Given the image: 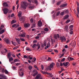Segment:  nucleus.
<instances>
[{"mask_svg": "<svg viewBox=\"0 0 79 79\" xmlns=\"http://www.w3.org/2000/svg\"><path fill=\"white\" fill-rule=\"evenodd\" d=\"M27 6V3L25 1L23 2V4L21 5V7L23 9H26Z\"/></svg>", "mask_w": 79, "mask_h": 79, "instance_id": "1", "label": "nucleus"}, {"mask_svg": "<svg viewBox=\"0 0 79 79\" xmlns=\"http://www.w3.org/2000/svg\"><path fill=\"white\" fill-rule=\"evenodd\" d=\"M9 11V10H8V9L7 8H4L3 10V11L4 15H6L7 13H8Z\"/></svg>", "mask_w": 79, "mask_h": 79, "instance_id": "2", "label": "nucleus"}, {"mask_svg": "<svg viewBox=\"0 0 79 79\" xmlns=\"http://www.w3.org/2000/svg\"><path fill=\"white\" fill-rule=\"evenodd\" d=\"M60 39L61 40V42L63 43V41H66V38L65 37L63 38V37L61 36L60 37Z\"/></svg>", "mask_w": 79, "mask_h": 79, "instance_id": "3", "label": "nucleus"}, {"mask_svg": "<svg viewBox=\"0 0 79 79\" xmlns=\"http://www.w3.org/2000/svg\"><path fill=\"white\" fill-rule=\"evenodd\" d=\"M63 65H64L65 66H69V65H70V64H69V62H64L63 63Z\"/></svg>", "mask_w": 79, "mask_h": 79, "instance_id": "4", "label": "nucleus"}, {"mask_svg": "<svg viewBox=\"0 0 79 79\" xmlns=\"http://www.w3.org/2000/svg\"><path fill=\"white\" fill-rule=\"evenodd\" d=\"M54 39H57L58 38V39H59L60 35H59V34H57L56 35H54Z\"/></svg>", "mask_w": 79, "mask_h": 79, "instance_id": "5", "label": "nucleus"}, {"mask_svg": "<svg viewBox=\"0 0 79 79\" xmlns=\"http://www.w3.org/2000/svg\"><path fill=\"white\" fill-rule=\"evenodd\" d=\"M53 68V64H51L50 66H48V69L50 71L52 70V69L51 68Z\"/></svg>", "mask_w": 79, "mask_h": 79, "instance_id": "6", "label": "nucleus"}, {"mask_svg": "<svg viewBox=\"0 0 79 79\" xmlns=\"http://www.w3.org/2000/svg\"><path fill=\"white\" fill-rule=\"evenodd\" d=\"M4 41L7 44H10V40L8 39H5Z\"/></svg>", "mask_w": 79, "mask_h": 79, "instance_id": "7", "label": "nucleus"}, {"mask_svg": "<svg viewBox=\"0 0 79 79\" xmlns=\"http://www.w3.org/2000/svg\"><path fill=\"white\" fill-rule=\"evenodd\" d=\"M38 26H40V27L41 26H42V22H41L40 20L39 21L38 23Z\"/></svg>", "mask_w": 79, "mask_h": 79, "instance_id": "8", "label": "nucleus"}, {"mask_svg": "<svg viewBox=\"0 0 79 79\" xmlns=\"http://www.w3.org/2000/svg\"><path fill=\"white\" fill-rule=\"evenodd\" d=\"M30 26V24L29 23H25L24 24V27H29V26Z\"/></svg>", "mask_w": 79, "mask_h": 79, "instance_id": "9", "label": "nucleus"}, {"mask_svg": "<svg viewBox=\"0 0 79 79\" xmlns=\"http://www.w3.org/2000/svg\"><path fill=\"white\" fill-rule=\"evenodd\" d=\"M41 76V75L40 74H38L36 76L35 79H39L40 77Z\"/></svg>", "mask_w": 79, "mask_h": 79, "instance_id": "10", "label": "nucleus"}, {"mask_svg": "<svg viewBox=\"0 0 79 79\" xmlns=\"http://www.w3.org/2000/svg\"><path fill=\"white\" fill-rule=\"evenodd\" d=\"M67 6V4H64L61 5L60 7L61 8H63V7H65Z\"/></svg>", "mask_w": 79, "mask_h": 79, "instance_id": "11", "label": "nucleus"}, {"mask_svg": "<svg viewBox=\"0 0 79 79\" xmlns=\"http://www.w3.org/2000/svg\"><path fill=\"white\" fill-rule=\"evenodd\" d=\"M24 20H25V18H24V17H22L20 19V21H23V22H24Z\"/></svg>", "mask_w": 79, "mask_h": 79, "instance_id": "12", "label": "nucleus"}, {"mask_svg": "<svg viewBox=\"0 0 79 79\" xmlns=\"http://www.w3.org/2000/svg\"><path fill=\"white\" fill-rule=\"evenodd\" d=\"M25 34H26V33H23V34H21L20 36L22 37H26V35Z\"/></svg>", "mask_w": 79, "mask_h": 79, "instance_id": "13", "label": "nucleus"}, {"mask_svg": "<svg viewBox=\"0 0 79 79\" xmlns=\"http://www.w3.org/2000/svg\"><path fill=\"white\" fill-rule=\"evenodd\" d=\"M19 76L20 77H23L24 76V73L22 72L21 73H19Z\"/></svg>", "mask_w": 79, "mask_h": 79, "instance_id": "14", "label": "nucleus"}, {"mask_svg": "<svg viewBox=\"0 0 79 79\" xmlns=\"http://www.w3.org/2000/svg\"><path fill=\"white\" fill-rule=\"evenodd\" d=\"M64 13H65L66 14L69 13V10H64Z\"/></svg>", "mask_w": 79, "mask_h": 79, "instance_id": "15", "label": "nucleus"}, {"mask_svg": "<svg viewBox=\"0 0 79 79\" xmlns=\"http://www.w3.org/2000/svg\"><path fill=\"white\" fill-rule=\"evenodd\" d=\"M21 15H22V12H21V11H19L18 14L19 17H20Z\"/></svg>", "mask_w": 79, "mask_h": 79, "instance_id": "16", "label": "nucleus"}, {"mask_svg": "<svg viewBox=\"0 0 79 79\" xmlns=\"http://www.w3.org/2000/svg\"><path fill=\"white\" fill-rule=\"evenodd\" d=\"M69 18V15H66L64 18V19H67V18Z\"/></svg>", "mask_w": 79, "mask_h": 79, "instance_id": "17", "label": "nucleus"}, {"mask_svg": "<svg viewBox=\"0 0 79 79\" xmlns=\"http://www.w3.org/2000/svg\"><path fill=\"white\" fill-rule=\"evenodd\" d=\"M4 72L5 73V74H8V75L10 74V73H9L8 71H7L6 69L5 70Z\"/></svg>", "mask_w": 79, "mask_h": 79, "instance_id": "18", "label": "nucleus"}, {"mask_svg": "<svg viewBox=\"0 0 79 79\" xmlns=\"http://www.w3.org/2000/svg\"><path fill=\"white\" fill-rule=\"evenodd\" d=\"M3 6H8V4L6 2H4L3 3Z\"/></svg>", "mask_w": 79, "mask_h": 79, "instance_id": "19", "label": "nucleus"}, {"mask_svg": "<svg viewBox=\"0 0 79 79\" xmlns=\"http://www.w3.org/2000/svg\"><path fill=\"white\" fill-rule=\"evenodd\" d=\"M16 40L17 42H18V43L19 44H20V39H16Z\"/></svg>", "mask_w": 79, "mask_h": 79, "instance_id": "20", "label": "nucleus"}, {"mask_svg": "<svg viewBox=\"0 0 79 79\" xmlns=\"http://www.w3.org/2000/svg\"><path fill=\"white\" fill-rule=\"evenodd\" d=\"M4 32H5V30L2 29L1 31L0 32V34H3Z\"/></svg>", "mask_w": 79, "mask_h": 79, "instance_id": "21", "label": "nucleus"}, {"mask_svg": "<svg viewBox=\"0 0 79 79\" xmlns=\"http://www.w3.org/2000/svg\"><path fill=\"white\" fill-rule=\"evenodd\" d=\"M69 59L71 61H73V60H74V58H73L72 57H68V60H69Z\"/></svg>", "mask_w": 79, "mask_h": 79, "instance_id": "22", "label": "nucleus"}, {"mask_svg": "<svg viewBox=\"0 0 79 79\" xmlns=\"http://www.w3.org/2000/svg\"><path fill=\"white\" fill-rule=\"evenodd\" d=\"M27 58H29L30 59V60H32V57L31 56H27Z\"/></svg>", "mask_w": 79, "mask_h": 79, "instance_id": "23", "label": "nucleus"}, {"mask_svg": "<svg viewBox=\"0 0 79 79\" xmlns=\"http://www.w3.org/2000/svg\"><path fill=\"white\" fill-rule=\"evenodd\" d=\"M77 18H79V10L78 9H77Z\"/></svg>", "mask_w": 79, "mask_h": 79, "instance_id": "24", "label": "nucleus"}, {"mask_svg": "<svg viewBox=\"0 0 79 79\" xmlns=\"http://www.w3.org/2000/svg\"><path fill=\"white\" fill-rule=\"evenodd\" d=\"M26 50H27V51H31V50L30 49V48L29 47H27Z\"/></svg>", "mask_w": 79, "mask_h": 79, "instance_id": "25", "label": "nucleus"}, {"mask_svg": "<svg viewBox=\"0 0 79 79\" xmlns=\"http://www.w3.org/2000/svg\"><path fill=\"white\" fill-rule=\"evenodd\" d=\"M64 11L62 12H61L60 14V15H61V16H63V15H64Z\"/></svg>", "mask_w": 79, "mask_h": 79, "instance_id": "26", "label": "nucleus"}, {"mask_svg": "<svg viewBox=\"0 0 79 79\" xmlns=\"http://www.w3.org/2000/svg\"><path fill=\"white\" fill-rule=\"evenodd\" d=\"M37 74H38V72H35L33 75V76H36V75H37Z\"/></svg>", "mask_w": 79, "mask_h": 79, "instance_id": "27", "label": "nucleus"}, {"mask_svg": "<svg viewBox=\"0 0 79 79\" xmlns=\"http://www.w3.org/2000/svg\"><path fill=\"white\" fill-rule=\"evenodd\" d=\"M10 56H11V54H10V53H8L7 55V57L8 58H10Z\"/></svg>", "mask_w": 79, "mask_h": 79, "instance_id": "28", "label": "nucleus"}, {"mask_svg": "<svg viewBox=\"0 0 79 79\" xmlns=\"http://www.w3.org/2000/svg\"><path fill=\"white\" fill-rule=\"evenodd\" d=\"M9 61H10V62H11V61H13V57H11V58H9Z\"/></svg>", "mask_w": 79, "mask_h": 79, "instance_id": "29", "label": "nucleus"}, {"mask_svg": "<svg viewBox=\"0 0 79 79\" xmlns=\"http://www.w3.org/2000/svg\"><path fill=\"white\" fill-rule=\"evenodd\" d=\"M56 65L57 68H59L60 67V65L59 64V63L57 62Z\"/></svg>", "mask_w": 79, "mask_h": 79, "instance_id": "30", "label": "nucleus"}, {"mask_svg": "<svg viewBox=\"0 0 79 79\" xmlns=\"http://www.w3.org/2000/svg\"><path fill=\"white\" fill-rule=\"evenodd\" d=\"M48 28H45L44 29V30L45 31H46V32H47V31H48Z\"/></svg>", "mask_w": 79, "mask_h": 79, "instance_id": "31", "label": "nucleus"}, {"mask_svg": "<svg viewBox=\"0 0 79 79\" xmlns=\"http://www.w3.org/2000/svg\"><path fill=\"white\" fill-rule=\"evenodd\" d=\"M40 1L41 2L42 4H43V5H44V3H45V2L43 1V0H40Z\"/></svg>", "mask_w": 79, "mask_h": 79, "instance_id": "32", "label": "nucleus"}, {"mask_svg": "<svg viewBox=\"0 0 79 79\" xmlns=\"http://www.w3.org/2000/svg\"><path fill=\"white\" fill-rule=\"evenodd\" d=\"M77 5L78 6L77 8V9H78V10L79 9V2H77Z\"/></svg>", "mask_w": 79, "mask_h": 79, "instance_id": "33", "label": "nucleus"}, {"mask_svg": "<svg viewBox=\"0 0 79 79\" xmlns=\"http://www.w3.org/2000/svg\"><path fill=\"white\" fill-rule=\"evenodd\" d=\"M16 23V21L14 20H13L11 22V24H14V23Z\"/></svg>", "mask_w": 79, "mask_h": 79, "instance_id": "34", "label": "nucleus"}, {"mask_svg": "<svg viewBox=\"0 0 79 79\" xmlns=\"http://www.w3.org/2000/svg\"><path fill=\"white\" fill-rule=\"evenodd\" d=\"M44 47H45V46H46V44L45 43H44L43 45H41L42 47H44Z\"/></svg>", "mask_w": 79, "mask_h": 79, "instance_id": "35", "label": "nucleus"}, {"mask_svg": "<svg viewBox=\"0 0 79 79\" xmlns=\"http://www.w3.org/2000/svg\"><path fill=\"white\" fill-rule=\"evenodd\" d=\"M68 26H66L64 28V29L68 30Z\"/></svg>", "mask_w": 79, "mask_h": 79, "instance_id": "36", "label": "nucleus"}, {"mask_svg": "<svg viewBox=\"0 0 79 79\" xmlns=\"http://www.w3.org/2000/svg\"><path fill=\"white\" fill-rule=\"evenodd\" d=\"M28 68L29 69V70H31L32 69V67L31 66H30Z\"/></svg>", "mask_w": 79, "mask_h": 79, "instance_id": "37", "label": "nucleus"}, {"mask_svg": "<svg viewBox=\"0 0 79 79\" xmlns=\"http://www.w3.org/2000/svg\"><path fill=\"white\" fill-rule=\"evenodd\" d=\"M65 60V58H64L61 60V62H63V61H64V60Z\"/></svg>", "mask_w": 79, "mask_h": 79, "instance_id": "38", "label": "nucleus"}, {"mask_svg": "<svg viewBox=\"0 0 79 79\" xmlns=\"http://www.w3.org/2000/svg\"><path fill=\"white\" fill-rule=\"evenodd\" d=\"M20 39L21 40H22V41H23V42H25V40L23 38H20Z\"/></svg>", "mask_w": 79, "mask_h": 79, "instance_id": "39", "label": "nucleus"}, {"mask_svg": "<svg viewBox=\"0 0 79 79\" xmlns=\"http://www.w3.org/2000/svg\"><path fill=\"white\" fill-rule=\"evenodd\" d=\"M69 22H70V20L69 19H68L66 21V23L67 24H68V23H69Z\"/></svg>", "mask_w": 79, "mask_h": 79, "instance_id": "40", "label": "nucleus"}, {"mask_svg": "<svg viewBox=\"0 0 79 79\" xmlns=\"http://www.w3.org/2000/svg\"><path fill=\"white\" fill-rule=\"evenodd\" d=\"M33 19L31 18L30 19V21H31V23H33Z\"/></svg>", "mask_w": 79, "mask_h": 79, "instance_id": "41", "label": "nucleus"}, {"mask_svg": "<svg viewBox=\"0 0 79 79\" xmlns=\"http://www.w3.org/2000/svg\"><path fill=\"white\" fill-rule=\"evenodd\" d=\"M60 12H58L56 13V15L57 16H59V15H60Z\"/></svg>", "mask_w": 79, "mask_h": 79, "instance_id": "42", "label": "nucleus"}, {"mask_svg": "<svg viewBox=\"0 0 79 79\" xmlns=\"http://www.w3.org/2000/svg\"><path fill=\"white\" fill-rule=\"evenodd\" d=\"M2 73H5V69H2Z\"/></svg>", "mask_w": 79, "mask_h": 79, "instance_id": "43", "label": "nucleus"}, {"mask_svg": "<svg viewBox=\"0 0 79 79\" xmlns=\"http://www.w3.org/2000/svg\"><path fill=\"white\" fill-rule=\"evenodd\" d=\"M17 61H18V60L17 59H15L14 60V63H15V62H16Z\"/></svg>", "mask_w": 79, "mask_h": 79, "instance_id": "44", "label": "nucleus"}, {"mask_svg": "<svg viewBox=\"0 0 79 79\" xmlns=\"http://www.w3.org/2000/svg\"><path fill=\"white\" fill-rule=\"evenodd\" d=\"M41 68L42 70H44V66L43 65H42L41 66Z\"/></svg>", "mask_w": 79, "mask_h": 79, "instance_id": "45", "label": "nucleus"}, {"mask_svg": "<svg viewBox=\"0 0 79 79\" xmlns=\"http://www.w3.org/2000/svg\"><path fill=\"white\" fill-rule=\"evenodd\" d=\"M61 3V2H59L57 3V5H59Z\"/></svg>", "mask_w": 79, "mask_h": 79, "instance_id": "46", "label": "nucleus"}, {"mask_svg": "<svg viewBox=\"0 0 79 79\" xmlns=\"http://www.w3.org/2000/svg\"><path fill=\"white\" fill-rule=\"evenodd\" d=\"M29 8L30 9H31V10H32V8H34V7L33 6H30L29 7Z\"/></svg>", "mask_w": 79, "mask_h": 79, "instance_id": "47", "label": "nucleus"}, {"mask_svg": "<svg viewBox=\"0 0 79 79\" xmlns=\"http://www.w3.org/2000/svg\"><path fill=\"white\" fill-rule=\"evenodd\" d=\"M14 16H15V15L14 14H12L11 15V18H13V17H14Z\"/></svg>", "mask_w": 79, "mask_h": 79, "instance_id": "48", "label": "nucleus"}, {"mask_svg": "<svg viewBox=\"0 0 79 79\" xmlns=\"http://www.w3.org/2000/svg\"><path fill=\"white\" fill-rule=\"evenodd\" d=\"M18 31H21V27H19L18 29Z\"/></svg>", "mask_w": 79, "mask_h": 79, "instance_id": "49", "label": "nucleus"}, {"mask_svg": "<svg viewBox=\"0 0 79 79\" xmlns=\"http://www.w3.org/2000/svg\"><path fill=\"white\" fill-rule=\"evenodd\" d=\"M35 46H36V44H34L32 46V48H35Z\"/></svg>", "mask_w": 79, "mask_h": 79, "instance_id": "50", "label": "nucleus"}, {"mask_svg": "<svg viewBox=\"0 0 79 79\" xmlns=\"http://www.w3.org/2000/svg\"><path fill=\"white\" fill-rule=\"evenodd\" d=\"M40 72H41V73H43V74H45V73H46L45 72H44L42 70H41L40 71Z\"/></svg>", "mask_w": 79, "mask_h": 79, "instance_id": "51", "label": "nucleus"}, {"mask_svg": "<svg viewBox=\"0 0 79 79\" xmlns=\"http://www.w3.org/2000/svg\"><path fill=\"white\" fill-rule=\"evenodd\" d=\"M46 73L47 74H48V75H50V76L52 75V74L50 73H48L47 72H46Z\"/></svg>", "mask_w": 79, "mask_h": 79, "instance_id": "52", "label": "nucleus"}, {"mask_svg": "<svg viewBox=\"0 0 79 79\" xmlns=\"http://www.w3.org/2000/svg\"><path fill=\"white\" fill-rule=\"evenodd\" d=\"M73 34V31H71L70 32V34L72 35Z\"/></svg>", "mask_w": 79, "mask_h": 79, "instance_id": "53", "label": "nucleus"}, {"mask_svg": "<svg viewBox=\"0 0 79 79\" xmlns=\"http://www.w3.org/2000/svg\"><path fill=\"white\" fill-rule=\"evenodd\" d=\"M34 2L35 3H36V4L38 3V2H37V0H35Z\"/></svg>", "mask_w": 79, "mask_h": 79, "instance_id": "54", "label": "nucleus"}, {"mask_svg": "<svg viewBox=\"0 0 79 79\" xmlns=\"http://www.w3.org/2000/svg\"><path fill=\"white\" fill-rule=\"evenodd\" d=\"M73 27V25H71L69 26V28H72Z\"/></svg>", "mask_w": 79, "mask_h": 79, "instance_id": "55", "label": "nucleus"}, {"mask_svg": "<svg viewBox=\"0 0 79 79\" xmlns=\"http://www.w3.org/2000/svg\"><path fill=\"white\" fill-rule=\"evenodd\" d=\"M26 36H27V39H29V35H26Z\"/></svg>", "mask_w": 79, "mask_h": 79, "instance_id": "56", "label": "nucleus"}, {"mask_svg": "<svg viewBox=\"0 0 79 79\" xmlns=\"http://www.w3.org/2000/svg\"><path fill=\"white\" fill-rule=\"evenodd\" d=\"M52 50L50 49L49 50H48L47 52H52Z\"/></svg>", "mask_w": 79, "mask_h": 79, "instance_id": "57", "label": "nucleus"}, {"mask_svg": "<svg viewBox=\"0 0 79 79\" xmlns=\"http://www.w3.org/2000/svg\"><path fill=\"white\" fill-rule=\"evenodd\" d=\"M32 27H35V24H33Z\"/></svg>", "mask_w": 79, "mask_h": 79, "instance_id": "58", "label": "nucleus"}, {"mask_svg": "<svg viewBox=\"0 0 79 79\" xmlns=\"http://www.w3.org/2000/svg\"><path fill=\"white\" fill-rule=\"evenodd\" d=\"M24 57L25 58H27V56L26 55L24 56Z\"/></svg>", "mask_w": 79, "mask_h": 79, "instance_id": "59", "label": "nucleus"}, {"mask_svg": "<svg viewBox=\"0 0 79 79\" xmlns=\"http://www.w3.org/2000/svg\"><path fill=\"white\" fill-rule=\"evenodd\" d=\"M20 64V63H17L16 64V66H19Z\"/></svg>", "mask_w": 79, "mask_h": 79, "instance_id": "60", "label": "nucleus"}, {"mask_svg": "<svg viewBox=\"0 0 79 79\" xmlns=\"http://www.w3.org/2000/svg\"><path fill=\"white\" fill-rule=\"evenodd\" d=\"M15 26H16V24H14L12 25V27H15Z\"/></svg>", "mask_w": 79, "mask_h": 79, "instance_id": "61", "label": "nucleus"}, {"mask_svg": "<svg viewBox=\"0 0 79 79\" xmlns=\"http://www.w3.org/2000/svg\"><path fill=\"white\" fill-rule=\"evenodd\" d=\"M40 37L39 36H36L35 37L36 39H39Z\"/></svg>", "mask_w": 79, "mask_h": 79, "instance_id": "62", "label": "nucleus"}, {"mask_svg": "<svg viewBox=\"0 0 79 79\" xmlns=\"http://www.w3.org/2000/svg\"><path fill=\"white\" fill-rule=\"evenodd\" d=\"M35 72H37V70H34L33 71V73H35Z\"/></svg>", "mask_w": 79, "mask_h": 79, "instance_id": "63", "label": "nucleus"}, {"mask_svg": "<svg viewBox=\"0 0 79 79\" xmlns=\"http://www.w3.org/2000/svg\"><path fill=\"white\" fill-rule=\"evenodd\" d=\"M65 48H68V45H65L64 47Z\"/></svg>", "mask_w": 79, "mask_h": 79, "instance_id": "64", "label": "nucleus"}]
</instances>
